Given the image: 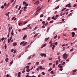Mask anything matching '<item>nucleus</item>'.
<instances>
[{"mask_svg":"<svg viewBox=\"0 0 77 77\" xmlns=\"http://www.w3.org/2000/svg\"><path fill=\"white\" fill-rule=\"evenodd\" d=\"M39 62H36L35 63V65H39Z\"/></svg>","mask_w":77,"mask_h":77,"instance_id":"ddd939ff","label":"nucleus"},{"mask_svg":"<svg viewBox=\"0 0 77 77\" xmlns=\"http://www.w3.org/2000/svg\"><path fill=\"white\" fill-rule=\"evenodd\" d=\"M72 37H74V35H75V32H72Z\"/></svg>","mask_w":77,"mask_h":77,"instance_id":"20e7f679","label":"nucleus"},{"mask_svg":"<svg viewBox=\"0 0 77 77\" xmlns=\"http://www.w3.org/2000/svg\"><path fill=\"white\" fill-rule=\"evenodd\" d=\"M11 34L12 36H13L14 35V32H11Z\"/></svg>","mask_w":77,"mask_h":77,"instance_id":"864d4df0","label":"nucleus"},{"mask_svg":"<svg viewBox=\"0 0 77 77\" xmlns=\"http://www.w3.org/2000/svg\"><path fill=\"white\" fill-rule=\"evenodd\" d=\"M62 67H63V66H60V68H62Z\"/></svg>","mask_w":77,"mask_h":77,"instance_id":"338daca9","label":"nucleus"},{"mask_svg":"<svg viewBox=\"0 0 77 77\" xmlns=\"http://www.w3.org/2000/svg\"><path fill=\"white\" fill-rule=\"evenodd\" d=\"M44 56L45 57H46L47 56H46V54H44Z\"/></svg>","mask_w":77,"mask_h":77,"instance_id":"0e129e2a","label":"nucleus"},{"mask_svg":"<svg viewBox=\"0 0 77 77\" xmlns=\"http://www.w3.org/2000/svg\"><path fill=\"white\" fill-rule=\"evenodd\" d=\"M4 47H5V49H6L7 48V46H6V44H5V45Z\"/></svg>","mask_w":77,"mask_h":77,"instance_id":"f3484780","label":"nucleus"},{"mask_svg":"<svg viewBox=\"0 0 77 77\" xmlns=\"http://www.w3.org/2000/svg\"><path fill=\"white\" fill-rule=\"evenodd\" d=\"M46 46V44H44L41 47V48H44V47H45Z\"/></svg>","mask_w":77,"mask_h":77,"instance_id":"0eeeda50","label":"nucleus"},{"mask_svg":"<svg viewBox=\"0 0 77 77\" xmlns=\"http://www.w3.org/2000/svg\"><path fill=\"white\" fill-rule=\"evenodd\" d=\"M30 45H31V44H30V45H28V46L26 47V49H27V48H28V47H29V46H30Z\"/></svg>","mask_w":77,"mask_h":77,"instance_id":"49530a36","label":"nucleus"},{"mask_svg":"<svg viewBox=\"0 0 77 77\" xmlns=\"http://www.w3.org/2000/svg\"><path fill=\"white\" fill-rule=\"evenodd\" d=\"M17 45V44L16 42H14L13 43V46H16Z\"/></svg>","mask_w":77,"mask_h":77,"instance_id":"39448f33","label":"nucleus"},{"mask_svg":"<svg viewBox=\"0 0 77 77\" xmlns=\"http://www.w3.org/2000/svg\"><path fill=\"white\" fill-rule=\"evenodd\" d=\"M37 28H38V27L37 26H36L33 29V31H35V30L36 29H37Z\"/></svg>","mask_w":77,"mask_h":77,"instance_id":"a878e982","label":"nucleus"},{"mask_svg":"<svg viewBox=\"0 0 77 77\" xmlns=\"http://www.w3.org/2000/svg\"><path fill=\"white\" fill-rule=\"evenodd\" d=\"M51 74H54V72L53 71H51Z\"/></svg>","mask_w":77,"mask_h":77,"instance_id":"72a5a7b5","label":"nucleus"},{"mask_svg":"<svg viewBox=\"0 0 77 77\" xmlns=\"http://www.w3.org/2000/svg\"><path fill=\"white\" fill-rule=\"evenodd\" d=\"M59 8V5H58V6H57V7L55 8V10Z\"/></svg>","mask_w":77,"mask_h":77,"instance_id":"dca6fc26","label":"nucleus"},{"mask_svg":"<svg viewBox=\"0 0 77 77\" xmlns=\"http://www.w3.org/2000/svg\"><path fill=\"white\" fill-rule=\"evenodd\" d=\"M5 39V37H3L2 38L1 40L2 41H3Z\"/></svg>","mask_w":77,"mask_h":77,"instance_id":"7c9ffc66","label":"nucleus"},{"mask_svg":"<svg viewBox=\"0 0 77 77\" xmlns=\"http://www.w3.org/2000/svg\"><path fill=\"white\" fill-rule=\"evenodd\" d=\"M66 9V8H63L61 11L62 12H63V11H64V10H65V9Z\"/></svg>","mask_w":77,"mask_h":77,"instance_id":"6ab92c4d","label":"nucleus"},{"mask_svg":"<svg viewBox=\"0 0 77 77\" xmlns=\"http://www.w3.org/2000/svg\"><path fill=\"white\" fill-rule=\"evenodd\" d=\"M49 39V37H48V38H45V41H47Z\"/></svg>","mask_w":77,"mask_h":77,"instance_id":"2eb2a0df","label":"nucleus"},{"mask_svg":"<svg viewBox=\"0 0 77 77\" xmlns=\"http://www.w3.org/2000/svg\"><path fill=\"white\" fill-rule=\"evenodd\" d=\"M50 30V27H49L48 28L47 30L46 31V32H48V30Z\"/></svg>","mask_w":77,"mask_h":77,"instance_id":"c85d7f7f","label":"nucleus"},{"mask_svg":"<svg viewBox=\"0 0 77 77\" xmlns=\"http://www.w3.org/2000/svg\"><path fill=\"white\" fill-rule=\"evenodd\" d=\"M58 63H59V60H57L56 62V65H57Z\"/></svg>","mask_w":77,"mask_h":77,"instance_id":"1a4fd4ad","label":"nucleus"},{"mask_svg":"<svg viewBox=\"0 0 77 77\" xmlns=\"http://www.w3.org/2000/svg\"><path fill=\"white\" fill-rule=\"evenodd\" d=\"M68 55L67 54L66 55V54H64L63 55V58L65 60H66V59H67V57H68Z\"/></svg>","mask_w":77,"mask_h":77,"instance_id":"f257e3e1","label":"nucleus"},{"mask_svg":"<svg viewBox=\"0 0 77 77\" xmlns=\"http://www.w3.org/2000/svg\"><path fill=\"white\" fill-rule=\"evenodd\" d=\"M38 34H39V33H37L35 34L34 36V38L36 37V36H37L38 35Z\"/></svg>","mask_w":77,"mask_h":77,"instance_id":"9d476101","label":"nucleus"},{"mask_svg":"<svg viewBox=\"0 0 77 77\" xmlns=\"http://www.w3.org/2000/svg\"><path fill=\"white\" fill-rule=\"evenodd\" d=\"M28 5H29V4H26L25 5V7H27Z\"/></svg>","mask_w":77,"mask_h":77,"instance_id":"ea45409f","label":"nucleus"},{"mask_svg":"<svg viewBox=\"0 0 77 77\" xmlns=\"http://www.w3.org/2000/svg\"><path fill=\"white\" fill-rule=\"evenodd\" d=\"M44 17V15L42 14H41L40 16V17Z\"/></svg>","mask_w":77,"mask_h":77,"instance_id":"bb28decb","label":"nucleus"},{"mask_svg":"<svg viewBox=\"0 0 77 77\" xmlns=\"http://www.w3.org/2000/svg\"><path fill=\"white\" fill-rule=\"evenodd\" d=\"M12 35H11V37L10 38V41H11V39H12Z\"/></svg>","mask_w":77,"mask_h":77,"instance_id":"2f4dec72","label":"nucleus"},{"mask_svg":"<svg viewBox=\"0 0 77 77\" xmlns=\"http://www.w3.org/2000/svg\"><path fill=\"white\" fill-rule=\"evenodd\" d=\"M61 65H62V63L60 64L59 65H58V67H60V66H61Z\"/></svg>","mask_w":77,"mask_h":77,"instance_id":"de8ad7c7","label":"nucleus"},{"mask_svg":"<svg viewBox=\"0 0 77 77\" xmlns=\"http://www.w3.org/2000/svg\"><path fill=\"white\" fill-rule=\"evenodd\" d=\"M55 45H57V42H56L55 43Z\"/></svg>","mask_w":77,"mask_h":77,"instance_id":"bf43d9fd","label":"nucleus"},{"mask_svg":"<svg viewBox=\"0 0 77 77\" xmlns=\"http://www.w3.org/2000/svg\"><path fill=\"white\" fill-rule=\"evenodd\" d=\"M51 70H52V69H51V68H50V69L48 70V71H51Z\"/></svg>","mask_w":77,"mask_h":77,"instance_id":"aec40b11","label":"nucleus"},{"mask_svg":"<svg viewBox=\"0 0 77 77\" xmlns=\"http://www.w3.org/2000/svg\"><path fill=\"white\" fill-rule=\"evenodd\" d=\"M24 42H25L24 41L20 43V45H22V44H23Z\"/></svg>","mask_w":77,"mask_h":77,"instance_id":"9b49d317","label":"nucleus"},{"mask_svg":"<svg viewBox=\"0 0 77 77\" xmlns=\"http://www.w3.org/2000/svg\"><path fill=\"white\" fill-rule=\"evenodd\" d=\"M36 70L37 71H39V68L38 67L37 69H36Z\"/></svg>","mask_w":77,"mask_h":77,"instance_id":"c03bdc74","label":"nucleus"},{"mask_svg":"<svg viewBox=\"0 0 77 77\" xmlns=\"http://www.w3.org/2000/svg\"><path fill=\"white\" fill-rule=\"evenodd\" d=\"M8 60H9V59L8 58H7L6 59H5V61H6V62H8Z\"/></svg>","mask_w":77,"mask_h":77,"instance_id":"4be33fe9","label":"nucleus"},{"mask_svg":"<svg viewBox=\"0 0 77 77\" xmlns=\"http://www.w3.org/2000/svg\"><path fill=\"white\" fill-rule=\"evenodd\" d=\"M28 29V28H27V27H26V28H23L22 30H27Z\"/></svg>","mask_w":77,"mask_h":77,"instance_id":"5701e85b","label":"nucleus"},{"mask_svg":"<svg viewBox=\"0 0 77 77\" xmlns=\"http://www.w3.org/2000/svg\"><path fill=\"white\" fill-rule=\"evenodd\" d=\"M50 23H53V20H51L49 22Z\"/></svg>","mask_w":77,"mask_h":77,"instance_id":"f704fd0d","label":"nucleus"},{"mask_svg":"<svg viewBox=\"0 0 77 77\" xmlns=\"http://www.w3.org/2000/svg\"><path fill=\"white\" fill-rule=\"evenodd\" d=\"M63 51H64V50H65V47H63Z\"/></svg>","mask_w":77,"mask_h":77,"instance_id":"680f3d73","label":"nucleus"},{"mask_svg":"<svg viewBox=\"0 0 77 77\" xmlns=\"http://www.w3.org/2000/svg\"><path fill=\"white\" fill-rule=\"evenodd\" d=\"M77 71V70L76 69H75L73 70V72H75Z\"/></svg>","mask_w":77,"mask_h":77,"instance_id":"393cba45","label":"nucleus"},{"mask_svg":"<svg viewBox=\"0 0 77 77\" xmlns=\"http://www.w3.org/2000/svg\"><path fill=\"white\" fill-rule=\"evenodd\" d=\"M28 22L27 21H26V22H25L24 23V24H25L27 23Z\"/></svg>","mask_w":77,"mask_h":77,"instance_id":"3c124183","label":"nucleus"},{"mask_svg":"<svg viewBox=\"0 0 77 77\" xmlns=\"http://www.w3.org/2000/svg\"><path fill=\"white\" fill-rule=\"evenodd\" d=\"M39 68L40 69H42V66H39Z\"/></svg>","mask_w":77,"mask_h":77,"instance_id":"79ce46f5","label":"nucleus"},{"mask_svg":"<svg viewBox=\"0 0 77 77\" xmlns=\"http://www.w3.org/2000/svg\"><path fill=\"white\" fill-rule=\"evenodd\" d=\"M57 37V35H56L55 37L54 38L56 39Z\"/></svg>","mask_w":77,"mask_h":77,"instance_id":"09e8293b","label":"nucleus"},{"mask_svg":"<svg viewBox=\"0 0 77 77\" xmlns=\"http://www.w3.org/2000/svg\"><path fill=\"white\" fill-rule=\"evenodd\" d=\"M21 6H20L18 8V10H20V9H21Z\"/></svg>","mask_w":77,"mask_h":77,"instance_id":"c9c22d12","label":"nucleus"},{"mask_svg":"<svg viewBox=\"0 0 77 77\" xmlns=\"http://www.w3.org/2000/svg\"><path fill=\"white\" fill-rule=\"evenodd\" d=\"M48 23L47 22L45 24V26H47L48 25Z\"/></svg>","mask_w":77,"mask_h":77,"instance_id":"cd10ccee","label":"nucleus"},{"mask_svg":"<svg viewBox=\"0 0 77 77\" xmlns=\"http://www.w3.org/2000/svg\"><path fill=\"white\" fill-rule=\"evenodd\" d=\"M1 8L2 9H4V6L3 5L1 7Z\"/></svg>","mask_w":77,"mask_h":77,"instance_id":"6e6d98bb","label":"nucleus"},{"mask_svg":"<svg viewBox=\"0 0 77 77\" xmlns=\"http://www.w3.org/2000/svg\"><path fill=\"white\" fill-rule=\"evenodd\" d=\"M42 74H43V75H45V73L44 72H42Z\"/></svg>","mask_w":77,"mask_h":77,"instance_id":"a18cd8bd","label":"nucleus"},{"mask_svg":"<svg viewBox=\"0 0 77 77\" xmlns=\"http://www.w3.org/2000/svg\"><path fill=\"white\" fill-rule=\"evenodd\" d=\"M26 71L27 72H29V71H30V69H27Z\"/></svg>","mask_w":77,"mask_h":77,"instance_id":"a19ab883","label":"nucleus"},{"mask_svg":"<svg viewBox=\"0 0 77 77\" xmlns=\"http://www.w3.org/2000/svg\"><path fill=\"white\" fill-rule=\"evenodd\" d=\"M26 72V71L24 70H23V71L22 72V73H24V72Z\"/></svg>","mask_w":77,"mask_h":77,"instance_id":"8fccbe9b","label":"nucleus"},{"mask_svg":"<svg viewBox=\"0 0 77 77\" xmlns=\"http://www.w3.org/2000/svg\"><path fill=\"white\" fill-rule=\"evenodd\" d=\"M42 29H44V28H45V26H44V25H43V26H42Z\"/></svg>","mask_w":77,"mask_h":77,"instance_id":"5fc2aeb1","label":"nucleus"},{"mask_svg":"<svg viewBox=\"0 0 77 77\" xmlns=\"http://www.w3.org/2000/svg\"><path fill=\"white\" fill-rule=\"evenodd\" d=\"M45 23V21H43L42 22V24H44Z\"/></svg>","mask_w":77,"mask_h":77,"instance_id":"774afa93","label":"nucleus"},{"mask_svg":"<svg viewBox=\"0 0 77 77\" xmlns=\"http://www.w3.org/2000/svg\"><path fill=\"white\" fill-rule=\"evenodd\" d=\"M21 12H22V10H21L20 11V13L19 14H21Z\"/></svg>","mask_w":77,"mask_h":77,"instance_id":"58836bf2","label":"nucleus"},{"mask_svg":"<svg viewBox=\"0 0 77 77\" xmlns=\"http://www.w3.org/2000/svg\"><path fill=\"white\" fill-rule=\"evenodd\" d=\"M71 14H72L71 13H70L67 16L68 17H69V16H70V15H71Z\"/></svg>","mask_w":77,"mask_h":77,"instance_id":"37998d69","label":"nucleus"},{"mask_svg":"<svg viewBox=\"0 0 77 77\" xmlns=\"http://www.w3.org/2000/svg\"><path fill=\"white\" fill-rule=\"evenodd\" d=\"M39 1H38L34 3V5H39Z\"/></svg>","mask_w":77,"mask_h":77,"instance_id":"7ed1b4c3","label":"nucleus"},{"mask_svg":"<svg viewBox=\"0 0 77 77\" xmlns=\"http://www.w3.org/2000/svg\"><path fill=\"white\" fill-rule=\"evenodd\" d=\"M5 15H7V16H9V15L8 13L7 14V13L5 14Z\"/></svg>","mask_w":77,"mask_h":77,"instance_id":"e2e57ef3","label":"nucleus"},{"mask_svg":"<svg viewBox=\"0 0 77 77\" xmlns=\"http://www.w3.org/2000/svg\"><path fill=\"white\" fill-rule=\"evenodd\" d=\"M27 43V42H26L25 43H24L23 44V46H24L25 45H26V44Z\"/></svg>","mask_w":77,"mask_h":77,"instance_id":"4468645a","label":"nucleus"},{"mask_svg":"<svg viewBox=\"0 0 77 77\" xmlns=\"http://www.w3.org/2000/svg\"><path fill=\"white\" fill-rule=\"evenodd\" d=\"M29 66H27L26 67V69H29Z\"/></svg>","mask_w":77,"mask_h":77,"instance_id":"412c9836","label":"nucleus"},{"mask_svg":"<svg viewBox=\"0 0 77 77\" xmlns=\"http://www.w3.org/2000/svg\"><path fill=\"white\" fill-rule=\"evenodd\" d=\"M44 54H41L40 55H41L42 57H43L44 56Z\"/></svg>","mask_w":77,"mask_h":77,"instance_id":"c756f323","label":"nucleus"},{"mask_svg":"<svg viewBox=\"0 0 77 77\" xmlns=\"http://www.w3.org/2000/svg\"><path fill=\"white\" fill-rule=\"evenodd\" d=\"M23 5H26V2H23Z\"/></svg>","mask_w":77,"mask_h":77,"instance_id":"4d7b16f0","label":"nucleus"},{"mask_svg":"<svg viewBox=\"0 0 77 77\" xmlns=\"http://www.w3.org/2000/svg\"><path fill=\"white\" fill-rule=\"evenodd\" d=\"M18 75H20L21 74V72H19L17 73Z\"/></svg>","mask_w":77,"mask_h":77,"instance_id":"13d9d810","label":"nucleus"},{"mask_svg":"<svg viewBox=\"0 0 77 77\" xmlns=\"http://www.w3.org/2000/svg\"><path fill=\"white\" fill-rule=\"evenodd\" d=\"M27 35H25V36H24L23 38V40H25L26 38V37H27Z\"/></svg>","mask_w":77,"mask_h":77,"instance_id":"6e6552de","label":"nucleus"},{"mask_svg":"<svg viewBox=\"0 0 77 77\" xmlns=\"http://www.w3.org/2000/svg\"><path fill=\"white\" fill-rule=\"evenodd\" d=\"M10 41H11V40H10V39H8V43H9V42H10Z\"/></svg>","mask_w":77,"mask_h":77,"instance_id":"052dcab7","label":"nucleus"},{"mask_svg":"<svg viewBox=\"0 0 77 77\" xmlns=\"http://www.w3.org/2000/svg\"><path fill=\"white\" fill-rule=\"evenodd\" d=\"M77 30V28H75L74 29V31H75V30Z\"/></svg>","mask_w":77,"mask_h":77,"instance_id":"4c0bfd02","label":"nucleus"},{"mask_svg":"<svg viewBox=\"0 0 77 77\" xmlns=\"http://www.w3.org/2000/svg\"><path fill=\"white\" fill-rule=\"evenodd\" d=\"M13 63V61H12L10 63V65H11V64H12Z\"/></svg>","mask_w":77,"mask_h":77,"instance_id":"473e14b6","label":"nucleus"},{"mask_svg":"<svg viewBox=\"0 0 77 77\" xmlns=\"http://www.w3.org/2000/svg\"><path fill=\"white\" fill-rule=\"evenodd\" d=\"M70 5H71V3L67 4L66 5V8L68 7H69V8H71V6Z\"/></svg>","mask_w":77,"mask_h":77,"instance_id":"f03ea898","label":"nucleus"},{"mask_svg":"<svg viewBox=\"0 0 77 77\" xmlns=\"http://www.w3.org/2000/svg\"><path fill=\"white\" fill-rule=\"evenodd\" d=\"M17 53V50L15 49L14 51V54H15V53Z\"/></svg>","mask_w":77,"mask_h":77,"instance_id":"a211bd4d","label":"nucleus"},{"mask_svg":"<svg viewBox=\"0 0 77 77\" xmlns=\"http://www.w3.org/2000/svg\"><path fill=\"white\" fill-rule=\"evenodd\" d=\"M8 30H9L8 34H9V33L11 32V28L10 27L9 28Z\"/></svg>","mask_w":77,"mask_h":77,"instance_id":"f8f14e48","label":"nucleus"},{"mask_svg":"<svg viewBox=\"0 0 77 77\" xmlns=\"http://www.w3.org/2000/svg\"><path fill=\"white\" fill-rule=\"evenodd\" d=\"M21 29H19L18 30V31L19 32H21Z\"/></svg>","mask_w":77,"mask_h":77,"instance_id":"69168bd1","label":"nucleus"},{"mask_svg":"<svg viewBox=\"0 0 77 77\" xmlns=\"http://www.w3.org/2000/svg\"><path fill=\"white\" fill-rule=\"evenodd\" d=\"M50 17H49L48 18L47 20L48 21H49V20H50Z\"/></svg>","mask_w":77,"mask_h":77,"instance_id":"e433bc0d","label":"nucleus"},{"mask_svg":"<svg viewBox=\"0 0 77 77\" xmlns=\"http://www.w3.org/2000/svg\"><path fill=\"white\" fill-rule=\"evenodd\" d=\"M41 8H40L37 11H36V12L37 13V12H39V11H40V10H41Z\"/></svg>","mask_w":77,"mask_h":77,"instance_id":"423d86ee","label":"nucleus"},{"mask_svg":"<svg viewBox=\"0 0 77 77\" xmlns=\"http://www.w3.org/2000/svg\"><path fill=\"white\" fill-rule=\"evenodd\" d=\"M55 47V45H53V47H52V50H54V49Z\"/></svg>","mask_w":77,"mask_h":77,"instance_id":"b1692460","label":"nucleus"},{"mask_svg":"<svg viewBox=\"0 0 77 77\" xmlns=\"http://www.w3.org/2000/svg\"><path fill=\"white\" fill-rule=\"evenodd\" d=\"M55 66H56V65H55V64H54L53 65V68H55Z\"/></svg>","mask_w":77,"mask_h":77,"instance_id":"603ef678","label":"nucleus"}]
</instances>
